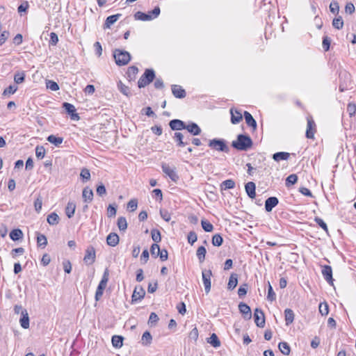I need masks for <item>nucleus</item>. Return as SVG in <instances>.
Returning <instances> with one entry per match:
<instances>
[{
  "mask_svg": "<svg viewBox=\"0 0 356 356\" xmlns=\"http://www.w3.org/2000/svg\"><path fill=\"white\" fill-rule=\"evenodd\" d=\"M232 146L237 150L247 151L252 146V140L247 135L239 134L236 140L232 141Z\"/></svg>",
  "mask_w": 356,
  "mask_h": 356,
  "instance_id": "f257e3e1",
  "label": "nucleus"
},
{
  "mask_svg": "<svg viewBox=\"0 0 356 356\" xmlns=\"http://www.w3.org/2000/svg\"><path fill=\"white\" fill-rule=\"evenodd\" d=\"M113 57L115 63L119 66L128 64L131 60V55L128 51L119 49H115L113 51Z\"/></svg>",
  "mask_w": 356,
  "mask_h": 356,
  "instance_id": "f03ea898",
  "label": "nucleus"
},
{
  "mask_svg": "<svg viewBox=\"0 0 356 356\" xmlns=\"http://www.w3.org/2000/svg\"><path fill=\"white\" fill-rule=\"evenodd\" d=\"M160 8L159 6H156L151 12H149L147 14L140 11L136 12L134 14V18L136 20L150 21L156 18L160 15Z\"/></svg>",
  "mask_w": 356,
  "mask_h": 356,
  "instance_id": "7ed1b4c3",
  "label": "nucleus"
},
{
  "mask_svg": "<svg viewBox=\"0 0 356 356\" xmlns=\"http://www.w3.org/2000/svg\"><path fill=\"white\" fill-rule=\"evenodd\" d=\"M155 78V73L152 69L145 70L144 74L140 76L138 81V86L140 88L149 85Z\"/></svg>",
  "mask_w": 356,
  "mask_h": 356,
  "instance_id": "20e7f679",
  "label": "nucleus"
},
{
  "mask_svg": "<svg viewBox=\"0 0 356 356\" xmlns=\"http://www.w3.org/2000/svg\"><path fill=\"white\" fill-rule=\"evenodd\" d=\"M209 147L218 151L222 152H229V148L227 145L226 142L223 139L214 138L210 140L208 144Z\"/></svg>",
  "mask_w": 356,
  "mask_h": 356,
  "instance_id": "39448f33",
  "label": "nucleus"
},
{
  "mask_svg": "<svg viewBox=\"0 0 356 356\" xmlns=\"http://www.w3.org/2000/svg\"><path fill=\"white\" fill-rule=\"evenodd\" d=\"M307 122L306 137L309 139H313L316 131V123L312 116L307 118Z\"/></svg>",
  "mask_w": 356,
  "mask_h": 356,
  "instance_id": "423d86ee",
  "label": "nucleus"
},
{
  "mask_svg": "<svg viewBox=\"0 0 356 356\" xmlns=\"http://www.w3.org/2000/svg\"><path fill=\"white\" fill-rule=\"evenodd\" d=\"M163 172L169 177V178L174 182H177L179 179V176L176 172L175 168H170L167 163H162L161 165Z\"/></svg>",
  "mask_w": 356,
  "mask_h": 356,
  "instance_id": "0eeeda50",
  "label": "nucleus"
},
{
  "mask_svg": "<svg viewBox=\"0 0 356 356\" xmlns=\"http://www.w3.org/2000/svg\"><path fill=\"white\" fill-rule=\"evenodd\" d=\"M212 273L211 270H203L202 272V281L204 286V290L206 293H209L211 291V277Z\"/></svg>",
  "mask_w": 356,
  "mask_h": 356,
  "instance_id": "6e6552de",
  "label": "nucleus"
},
{
  "mask_svg": "<svg viewBox=\"0 0 356 356\" xmlns=\"http://www.w3.org/2000/svg\"><path fill=\"white\" fill-rule=\"evenodd\" d=\"M254 319L256 325L259 327H264L265 325V316L263 311L259 308L255 309L254 312Z\"/></svg>",
  "mask_w": 356,
  "mask_h": 356,
  "instance_id": "1a4fd4ad",
  "label": "nucleus"
},
{
  "mask_svg": "<svg viewBox=\"0 0 356 356\" xmlns=\"http://www.w3.org/2000/svg\"><path fill=\"white\" fill-rule=\"evenodd\" d=\"M95 250L92 246H89L86 250V254L83 261L88 264H92L95 261Z\"/></svg>",
  "mask_w": 356,
  "mask_h": 356,
  "instance_id": "9d476101",
  "label": "nucleus"
},
{
  "mask_svg": "<svg viewBox=\"0 0 356 356\" xmlns=\"http://www.w3.org/2000/svg\"><path fill=\"white\" fill-rule=\"evenodd\" d=\"M63 107L65 108L66 112L70 115V118L73 120H79L80 119L79 114L76 113V108L74 105L64 102Z\"/></svg>",
  "mask_w": 356,
  "mask_h": 356,
  "instance_id": "9b49d317",
  "label": "nucleus"
},
{
  "mask_svg": "<svg viewBox=\"0 0 356 356\" xmlns=\"http://www.w3.org/2000/svg\"><path fill=\"white\" fill-rule=\"evenodd\" d=\"M145 295V291L141 286H136L131 296L132 302L142 300Z\"/></svg>",
  "mask_w": 356,
  "mask_h": 356,
  "instance_id": "f8f14e48",
  "label": "nucleus"
},
{
  "mask_svg": "<svg viewBox=\"0 0 356 356\" xmlns=\"http://www.w3.org/2000/svg\"><path fill=\"white\" fill-rule=\"evenodd\" d=\"M322 275L324 279L330 284H333L332 269L330 266H324L322 268Z\"/></svg>",
  "mask_w": 356,
  "mask_h": 356,
  "instance_id": "ddd939ff",
  "label": "nucleus"
},
{
  "mask_svg": "<svg viewBox=\"0 0 356 356\" xmlns=\"http://www.w3.org/2000/svg\"><path fill=\"white\" fill-rule=\"evenodd\" d=\"M245 190L248 195V197L251 199H254L256 197V185L253 181H249L245 185Z\"/></svg>",
  "mask_w": 356,
  "mask_h": 356,
  "instance_id": "4468645a",
  "label": "nucleus"
},
{
  "mask_svg": "<svg viewBox=\"0 0 356 356\" xmlns=\"http://www.w3.org/2000/svg\"><path fill=\"white\" fill-rule=\"evenodd\" d=\"M185 122L181 120L175 119L169 122V126L172 130L180 131L185 129Z\"/></svg>",
  "mask_w": 356,
  "mask_h": 356,
  "instance_id": "2eb2a0df",
  "label": "nucleus"
},
{
  "mask_svg": "<svg viewBox=\"0 0 356 356\" xmlns=\"http://www.w3.org/2000/svg\"><path fill=\"white\" fill-rule=\"evenodd\" d=\"M279 203V200L276 197H270L265 201V209L270 212Z\"/></svg>",
  "mask_w": 356,
  "mask_h": 356,
  "instance_id": "dca6fc26",
  "label": "nucleus"
},
{
  "mask_svg": "<svg viewBox=\"0 0 356 356\" xmlns=\"http://www.w3.org/2000/svg\"><path fill=\"white\" fill-rule=\"evenodd\" d=\"M185 129L193 136H198L202 131L200 127L195 122H191L188 124H186Z\"/></svg>",
  "mask_w": 356,
  "mask_h": 356,
  "instance_id": "f3484780",
  "label": "nucleus"
},
{
  "mask_svg": "<svg viewBox=\"0 0 356 356\" xmlns=\"http://www.w3.org/2000/svg\"><path fill=\"white\" fill-rule=\"evenodd\" d=\"M231 122L234 124H238L243 119L241 113L237 109L231 108Z\"/></svg>",
  "mask_w": 356,
  "mask_h": 356,
  "instance_id": "a211bd4d",
  "label": "nucleus"
},
{
  "mask_svg": "<svg viewBox=\"0 0 356 356\" xmlns=\"http://www.w3.org/2000/svg\"><path fill=\"white\" fill-rule=\"evenodd\" d=\"M119 236L116 233H110L106 237L107 245L111 247H115L119 243Z\"/></svg>",
  "mask_w": 356,
  "mask_h": 356,
  "instance_id": "6ab92c4d",
  "label": "nucleus"
},
{
  "mask_svg": "<svg viewBox=\"0 0 356 356\" xmlns=\"http://www.w3.org/2000/svg\"><path fill=\"white\" fill-rule=\"evenodd\" d=\"M238 309L240 312L244 315V318H251L252 314L250 307L245 303L241 302L238 305Z\"/></svg>",
  "mask_w": 356,
  "mask_h": 356,
  "instance_id": "aec40b11",
  "label": "nucleus"
},
{
  "mask_svg": "<svg viewBox=\"0 0 356 356\" xmlns=\"http://www.w3.org/2000/svg\"><path fill=\"white\" fill-rule=\"evenodd\" d=\"M172 92L177 98L181 99L186 97L185 90L181 86L177 85L172 86Z\"/></svg>",
  "mask_w": 356,
  "mask_h": 356,
  "instance_id": "412c9836",
  "label": "nucleus"
},
{
  "mask_svg": "<svg viewBox=\"0 0 356 356\" xmlns=\"http://www.w3.org/2000/svg\"><path fill=\"white\" fill-rule=\"evenodd\" d=\"M244 118L246 124L253 128V129H256L257 128V122L252 117V115L248 111L244 112Z\"/></svg>",
  "mask_w": 356,
  "mask_h": 356,
  "instance_id": "4be33fe9",
  "label": "nucleus"
},
{
  "mask_svg": "<svg viewBox=\"0 0 356 356\" xmlns=\"http://www.w3.org/2000/svg\"><path fill=\"white\" fill-rule=\"evenodd\" d=\"M238 277V274L234 273L231 274L227 284V289L229 290H233L237 286Z\"/></svg>",
  "mask_w": 356,
  "mask_h": 356,
  "instance_id": "5701e85b",
  "label": "nucleus"
},
{
  "mask_svg": "<svg viewBox=\"0 0 356 356\" xmlns=\"http://www.w3.org/2000/svg\"><path fill=\"white\" fill-rule=\"evenodd\" d=\"M82 197L84 202H90L93 199V191L88 187H86L83 190Z\"/></svg>",
  "mask_w": 356,
  "mask_h": 356,
  "instance_id": "b1692460",
  "label": "nucleus"
},
{
  "mask_svg": "<svg viewBox=\"0 0 356 356\" xmlns=\"http://www.w3.org/2000/svg\"><path fill=\"white\" fill-rule=\"evenodd\" d=\"M173 138L178 147H184L188 144V142L183 140L184 135L181 132H175Z\"/></svg>",
  "mask_w": 356,
  "mask_h": 356,
  "instance_id": "393cba45",
  "label": "nucleus"
},
{
  "mask_svg": "<svg viewBox=\"0 0 356 356\" xmlns=\"http://www.w3.org/2000/svg\"><path fill=\"white\" fill-rule=\"evenodd\" d=\"M121 14H116L108 16L104 23V28H110V26L113 24L115 22L118 21V19L121 17Z\"/></svg>",
  "mask_w": 356,
  "mask_h": 356,
  "instance_id": "a878e982",
  "label": "nucleus"
},
{
  "mask_svg": "<svg viewBox=\"0 0 356 356\" xmlns=\"http://www.w3.org/2000/svg\"><path fill=\"white\" fill-rule=\"evenodd\" d=\"M21 326L27 329L29 327V317L26 310L22 311V318L19 320Z\"/></svg>",
  "mask_w": 356,
  "mask_h": 356,
  "instance_id": "bb28decb",
  "label": "nucleus"
},
{
  "mask_svg": "<svg viewBox=\"0 0 356 356\" xmlns=\"http://www.w3.org/2000/svg\"><path fill=\"white\" fill-rule=\"evenodd\" d=\"M290 156V154L284 152H279L273 154L274 161L278 162L282 160H287Z\"/></svg>",
  "mask_w": 356,
  "mask_h": 356,
  "instance_id": "cd10ccee",
  "label": "nucleus"
},
{
  "mask_svg": "<svg viewBox=\"0 0 356 356\" xmlns=\"http://www.w3.org/2000/svg\"><path fill=\"white\" fill-rule=\"evenodd\" d=\"M76 204L73 202H69L65 208V213L69 218H71L75 212Z\"/></svg>",
  "mask_w": 356,
  "mask_h": 356,
  "instance_id": "c85d7f7f",
  "label": "nucleus"
},
{
  "mask_svg": "<svg viewBox=\"0 0 356 356\" xmlns=\"http://www.w3.org/2000/svg\"><path fill=\"white\" fill-rule=\"evenodd\" d=\"M284 316L286 325H289L293 322L294 320V313L291 309H286L284 310Z\"/></svg>",
  "mask_w": 356,
  "mask_h": 356,
  "instance_id": "c756f323",
  "label": "nucleus"
},
{
  "mask_svg": "<svg viewBox=\"0 0 356 356\" xmlns=\"http://www.w3.org/2000/svg\"><path fill=\"white\" fill-rule=\"evenodd\" d=\"M207 342L214 348H218L220 346V341L215 333H213L211 337L207 339Z\"/></svg>",
  "mask_w": 356,
  "mask_h": 356,
  "instance_id": "7c9ffc66",
  "label": "nucleus"
},
{
  "mask_svg": "<svg viewBox=\"0 0 356 356\" xmlns=\"http://www.w3.org/2000/svg\"><path fill=\"white\" fill-rule=\"evenodd\" d=\"M23 236V232L19 229H15L10 233V237L13 241H17L22 238Z\"/></svg>",
  "mask_w": 356,
  "mask_h": 356,
  "instance_id": "2f4dec72",
  "label": "nucleus"
},
{
  "mask_svg": "<svg viewBox=\"0 0 356 356\" xmlns=\"http://www.w3.org/2000/svg\"><path fill=\"white\" fill-rule=\"evenodd\" d=\"M279 350L284 355H289L291 352L289 345L286 342H280L278 345Z\"/></svg>",
  "mask_w": 356,
  "mask_h": 356,
  "instance_id": "473e14b6",
  "label": "nucleus"
},
{
  "mask_svg": "<svg viewBox=\"0 0 356 356\" xmlns=\"http://www.w3.org/2000/svg\"><path fill=\"white\" fill-rule=\"evenodd\" d=\"M235 187V182L232 179H227L222 181L220 184V189L222 191L227 189H232Z\"/></svg>",
  "mask_w": 356,
  "mask_h": 356,
  "instance_id": "72a5a7b5",
  "label": "nucleus"
},
{
  "mask_svg": "<svg viewBox=\"0 0 356 356\" xmlns=\"http://www.w3.org/2000/svg\"><path fill=\"white\" fill-rule=\"evenodd\" d=\"M48 223L51 225H57L59 222V216L56 213H51L47 216Z\"/></svg>",
  "mask_w": 356,
  "mask_h": 356,
  "instance_id": "f704fd0d",
  "label": "nucleus"
},
{
  "mask_svg": "<svg viewBox=\"0 0 356 356\" xmlns=\"http://www.w3.org/2000/svg\"><path fill=\"white\" fill-rule=\"evenodd\" d=\"M207 253L206 248L204 246H200L197 248L196 255L200 263L203 262L205 259V254Z\"/></svg>",
  "mask_w": 356,
  "mask_h": 356,
  "instance_id": "c9c22d12",
  "label": "nucleus"
},
{
  "mask_svg": "<svg viewBox=\"0 0 356 356\" xmlns=\"http://www.w3.org/2000/svg\"><path fill=\"white\" fill-rule=\"evenodd\" d=\"M112 344L115 348H121L123 345V337L118 335H115L111 339Z\"/></svg>",
  "mask_w": 356,
  "mask_h": 356,
  "instance_id": "e433bc0d",
  "label": "nucleus"
},
{
  "mask_svg": "<svg viewBox=\"0 0 356 356\" xmlns=\"http://www.w3.org/2000/svg\"><path fill=\"white\" fill-rule=\"evenodd\" d=\"M47 140L58 147L63 143V138L61 137H56L54 135H50L47 137Z\"/></svg>",
  "mask_w": 356,
  "mask_h": 356,
  "instance_id": "4c0bfd02",
  "label": "nucleus"
},
{
  "mask_svg": "<svg viewBox=\"0 0 356 356\" xmlns=\"http://www.w3.org/2000/svg\"><path fill=\"white\" fill-rule=\"evenodd\" d=\"M152 335L149 332L146 331L143 334L142 339H141L143 344H144L145 346L149 345L152 342Z\"/></svg>",
  "mask_w": 356,
  "mask_h": 356,
  "instance_id": "58836bf2",
  "label": "nucleus"
},
{
  "mask_svg": "<svg viewBox=\"0 0 356 356\" xmlns=\"http://www.w3.org/2000/svg\"><path fill=\"white\" fill-rule=\"evenodd\" d=\"M202 229L207 232H211L213 230V225L207 220L203 219L201 220Z\"/></svg>",
  "mask_w": 356,
  "mask_h": 356,
  "instance_id": "ea45409f",
  "label": "nucleus"
},
{
  "mask_svg": "<svg viewBox=\"0 0 356 356\" xmlns=\"http://www.w3.org/2000/svg\"><path fill=\"white\" fill-rule=\"evenodd\" d=\"M138 72V69L136 66H131L127 70V76L129 78L130 80L135 79L136 75Z\"/></svg>",
  "mask_w": 356,
  "mask_h": 356,
  "instance_id": "a19ab883",
  "label": "nucleus"
},
{
  "mask_svg": "<svg viewBox=\"0 0 356 356\" xmlns=\"http://www.w3.org/2000/svg\"><path fill=\"white\" fill-rule=\"evenodd\" d=\"M25 73L24 72H17L14 75V81L17 84L22 83L24 81Z\"/></svg>",
  "mask_w": 356,
  "mask_h": 356,
  "instance_id": "79ce46f5",
  "label": "nucleus"
},
{
  "mask_svg": "<svg viewBox=\"0 0 356 356\" xmlns=\"http://www.w3.org/2000/svg\"><path fill=\"white\" fill-rule=\"evenodd\" d=\"M117 225L120 231H125L127 228V222L124 217L118 218Z\"/></svg>",
  "mask_w": 356,
  "mask_h": 356,
  "instance_id": "37998d69",
  "label": "nucleus"
},
{
  "mask_svg": "<svg viewBox=\"0 0 356 356\" xmlns=\"http://www.w3.org/2000/svg\"><path fill=\"white\" fill-rule=\"evenodd\" d=\"M151 236L152 240L157 244L161 240V232L159 229H153L151 231Z\"/></svg>",
  "mask_w": 356,
  "mask_h": 356,
  "instance_id": "c03bdc74",
  "label": "nucleus"
},
{
  "mask_svg": "<svg viewBox=\"0 0 356 356\" xmlns=\"http://www.w3.org/2000/svg\"><path fill=\"white\" fill-rule=\"evenodd\" d=\"M332 26L337 29H341L343 26V21L341 16L336 17L332 21Z\"/></svg>",
  "mask_w": 356,
  "mask_h": 356,
  "instance_id": "a18cd8bd",
  "label": "nucleus"
},
{
  "mask_svg": "<svg viewBox=\"0 0 356 356\" xmlns=\"http://www.w3.org/2000/svg\"><path fill=\"white\" fill-rule=\"evenodd\" d=\"M118 88L119 90L126 96H129L130 95L129 88L125 86L122 81H119L118 83Z\"/></svg>",
  "mask_w": 356,
  "mask_h": 356,
  "instance_id": "49530a36",
  "label": "nucleus"
},
{
  "mask_svg": "<svg viewBox=\"0 0 356 356\" xmlns=\"http://www.w3.org/2000/svg\"><path fill=\"white\" fill-rule=\"evenodd\" d=\"M223 238L219 234H216L213 236L212 237V244L214 246H220L222 244Z\"/></svg>",
  "mask_w": 356,
  "mask_h": 356,
  "instance_id": "de8ad7c7",
  "label": "nucleus"
},
{
  "mask_svg": "<svg viewBox=\"0 0 356 356\" xmlns=\"http://www.w3.org/2000/svg\"><path fill=\"white\" fill-rule=\"evenodd\" d=\"M298 181V176L296 174H291L287 177L286 179V186L289 187L290 185L295 184Z\"/></svg>",
  "mask_w": 356,
  "mask_h": 356,
  "instance_id": "09e8293b",
  "label": "nucleus"
},
{
  "mask_svg": "<svg viewBox=\"0 0 356 356\" xmlns=\"http://www.w3.org/2000/svg\"><path fill=\"white\" fill-rule=\"evenodd\" d=\"M37 243L38 246L44 248L47 244V239L43 234H38Z\"/></svg>",
  "mask_w": 356,
  "mask_h": 356,
  "instance_id": "8fccbe9b",
  "label": "nucleus"
},
{
  "mask_svg": "<svg viewBox=\"0 0 356 356\" xmlns=\"http://www.w3.org/2000/svg\"><path fill=\"white\" fill-rule=\"evenodd\" d=\"M267 298L268 300H270L271 302L274 301L276 298V294L273 291V287H272L270 282H268Z\"/></svg>",
  "mask_w": 356,
  "mask_h": 356,
  "instance_id": "3c124183",
  "label": "nucleus"
},
{
  "mask_svg": "<svg viewBox=\"0 0 356 356\" xmlns=\"http://www.w3.org/2000/svg\"><path fill=\"white\" fill-rule=\"evenodd\" d=\"M330 12L334 15H337L339 11V3L336 1H333L330 4Z\"/></svg>",
  "mask_w": 356,
  "mask_h": 356,
  "instance_id": "603ef678",
  "label": "nucleus"
},
{
  "mask_svg": "<svg viewBox=\"0 0 356 356\" xmlns=\"http://www.w3.org/2000/svg\"><path fill=\"white\" fill-rule=\"evenodd\" d=\"M319 312L322 316H326L329 313L328 305L326 302H321L319 305Z\"/></svg>",
  "mask_w": 356,
  "mask_h": 356,
  "instance_id": "864d4df0",
  "label": "nucleus"
},
{
  "mask_svg": "<svg viewBox=\"0 0 356 356\" xmlns=\"http://www.w3.org/2000/svg\"><path fill=\"white\" fill-rule=\"evenodd\" d=\"M46 86L47 88L50 89L52 91H56L59 90V86L58 83L54 81L49 80L46 82Z\"/></svg>",
  "mask_w": 356,
  "mask_h": 356,
  "instance_id": "5fc2aeb1",
  "label": "nucleus"
},
{
  "mask_svg": "<svg viewBox=\"0 0 356 356\" xmlns=\"http://www.w3.org/2000/svg\"><path fill=\"white\" fill-rule=\"evenodd\" d=\"M45 149L42 146H37L35 148V155L38 159H42L45 155Z\"/></svg>",
  "mask_w": 356,
  "mask_h": 356,
  "instance_id": "6e6d98bb",
  "label": "nucleus"
},
{
  "mask_svg": "<svg viewBox=\"0 0 356 356\" xmlns=\"http://www.w3.org/2000/svg\"><path fill=\"white\" fill-rule=\"evenodd\" d=\"M17 86H10L4 90V91L3 92V95L8 96L10 95H13L17 91Z\"/></svg>",
  "mask_w": 356,
  "mask_h": 356,
  "instance_id": "4d7b16f0",
  "label": "nucleus"
},
{
  "mask_svg": "<svg viewBox=\"0 0 356 356\" xmlns=\"http://www.w3.org/2000/svg\"><path fill=\"white\" fill-rule=\"evenodd\" d=\"M347 112L350 117L355 115L356 113V104L355 103H349L347 106Z\"/></svg>",
  "mask_w": 356,
  "mask_h": 356,
  "instance_id": "13d9d810",
  "label": "nucleus"
},
{
  "mask_svg": "<svg viewBox=\"0 0 356 356\" xmlns=\"http://www.w3.org/2000/svg\"><path fill=\"white\" fill-rule=\"evenodd\" d=\"M160 248L159 245L156 243H154L152 245L150 248V252L152 256H154L155 258L159 257V252Z\"/></svg>",
  "mask_w": 356,
  "mask_h": 356,
  "instance_id": "bf43d9fd",
  "label": "nucleus"
},
{
  "mask_svg": "<svg viewBox=\"0 0 356 356\" xmlns=\"http://www.w3.org/2000/svg\"><path fill=\"white\" fill-rule=\"evenodd\" d=\"M137 207H138V201L136 199H132L131 200L128 204H127V208L131 211H134L135 210H136L137 209Z\"/></svg>",
  "mask_w": 356,
  "mask_h": 356,
  "instance_id": "052dcab7",
  "label": "nucleus"
},
{
  "mask_svg": "<svg viewBox=\"0 0 356 356\" xmlns=\"http://www.w3.org/2000/svg\"><path fill=\"white\" fill-rule=\"evenodd\" d=\"M29 3L28 1H23L19 6H18V8H17V11L19 13H26V10H28L29 8Z\"/></svg>",
  "mask_w": 356,
  "mask_h": 356,
  "instance_id": "680f3d73",
  "label": "nucleus"
},
{
  "mask_svg": "<svg viewBox=\"0 0 356 356\" xmlns=\"http://www.w3.org/2000/svg\"><path fill=\"white\" fill-rule=\"evenodd\" d=\"M314 221L327 233L328 232V228L326 223L320 218L316 217Z\"/></svg>",
  "mask_w": 356,
  "mask_h": 356,
  "instance_id": "e2e57ef3",
  "label": "nucleus"
},
{
  "mask_svg": "<svg viewBox=\"0 0 356 356\" xmlns=\"http://www.w3.org/2000/svg\"><path fill=\"white\" fill-rule=\"evenodd\" d=\"M248 291V284H243L238 289V294L239 297H243L246 295Z\"/></svg>",
  "mask_w": 356,
  "mask_h": 356,
  "instance_id": "0e129e2a",
  "label": "nucleus"
},
{
  "mask_svg": "<svg viewBox=\"0 0 356 356\" xmlns=\"http://www.w3.org/2000/svg\"><path fill=\"white\" fill-rule=\"evenodd\" d=\"M158 321H159V317H158L157 314H155L154 312H152L150 314V316L149 318L148 323L152 326V325H154L156 324V323H157Z\"/></svg>",
  "mask_w": 356,
  "mask_h": 356,
  "instance_id": "69168bd1",
  "label": "nucleus"
},
{
  "mask_svg": "<svg viewBox=\"0 0 356 356\" xmlns=\"http://www.w3.org/2000/svg\"><path fill=\"white\" fill-rule=\"evenodd\" d=\"M80 175L83 181H88L90 179V173L87 168L82 169Z\"/></svg>",
  "mask_w": 356,
  "mask_h": 356,
  "instance_id": "338daca9",
  "label": "nucleus"
},
{
  "mask_svg": "<svg viewBox=\"0 0 356 356\" xmlns=\"http://www.w3.org/2000/svg\"><path fill=\"white\" fill-rule=\"evenodd\" d=\"M355 10V6L353 3L350 2V3H347L346 6H345V12L347 13V14H353Z\"/></svg>",
  "mask_w": 356,
  "mask_h": 356,
  "instance_id": "774afa93",
  "label": "nucleus"
}]
</instances>
